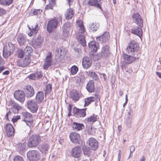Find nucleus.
Segmentation results:
<instances>
[{"instance_id": "obj_1", "label": "nucleus", "mask_w": 161, "mask_h": 161, "mask_svg": "<svg viewBox=\"0 0 161 161\" xmlns=\"http://www.w3.org/2000/svg\"><path fill=\"white\" fill-rule=\"evenodd\" d=\"M109 47L107 45L103 46L102 48L101 52L97 55L92 54V57L94 61H98L102 58H106L110 55V53L109 50Z\"/></svg>"}, {"instance_id": "obj_2", "label": "nucleus", "mask_w": 161, "mask_h": 161, "mask_svg": "<svg viewBox=\"0 0 161 161\" xmlns=\"http://www.w3.org/2000/svg\"><path fill=\"white\" fill-rule=\"evenodd\" d=\"M15 49L14 45L12 43L8 42L5 44L3 49V57L7 58L10 56L14 52Z\"/></svg>"}, {"instance_id": "obj_3", "label": "nucleus", "mask_w": 161, "mask_h": 161, "mask_svg": "<svg viewBox=\"0 0 161 161\" xmlns=\"http://www.w3.org/2000/svg\"><path fill=\"white\" fill-rule=\"evenodd\" d=\"M139 49L140 47L137 43L135 41H132L126 48V53L135 56L138 53Z\"/></svg>"}, {"instance_id": "obj_4", "label": "nucleus", "mask_w": 161, "mask_h": 161, "mask_svg": "<svg viewBox=\"0 0 161 161\" xmlns=\"http://www.w3.org/2000/svg\"><path fill=\"white\" fill-rule=\"evenodd\" d=\"M41 142L40 137L37 135H33L30 137L28 141V146L29 147H36Z\"/></svg>"}, {"instance_id": "obj_5", "label": "nucleus", "mask_w": 161, "mask_h": 161, "mask_svg": "<svg viewBox=\"0 0 161 161\" xmlns=\"http://www.w3.org/2000/svg\"><path fill=\"white\" fill-rule=\"evenodd\" d=\"M27 156L30 161H38L40 159L39 152L37 150H33L28 151L27 153Z\"/></svg>"}, {"instance_id": "obj_6", "label": "nucleus", "mask_w": 161, "mask_h": 161, "mask_svg": "<svg viewBox=\"0 0 161 161\" xmlns=\"http://www.w3.org/2000/svg\"><path fill=\"white\" fill-rule=\"evenodd\" d=\"M23 120L26 123V125L30 128L32 126L33 123V118L32 115L28 112L22 113Z\"/></svg>"}, {"instance_id": "obj_7", "label": "nucleus", "mask_w": 161, "mask_h": 161, "mask_svg": "<svg viewBox=\"0 0 161 161\" xmlns=\"http://www.w3.org/2000/svg\"><path fill=\"white\" fill-rule=\"evenodd\" d=\"M58 23V21L56 18L49 20L47 25V31L49 33L52 32L53 30L57 27Z\"/></svg>"}, {"instance_id": "obj_8", "label": "nucleus", "mask_w": 161, "mask_h": 161, "mask_svg": "<svg viewBox=\"0 0 161 161\" xmlns=\"http://www.w3.org/2000/svg\"><path fill=\"white\" fill-rule=\"evenodd\" d=\"M14 95L15 98L20 102L23 103L25 101V96L23 91L19 90L15 91Z\"/></svg>"}, {"instance_id": "obj_9", "label": "nucleus", "mask_w": 161, "mask_h": 161, "mask_svg": "<svg viewBox=\"0 0 161 161\" xmlns=\"http://www.w3.org/2000/svg\"><path fill=\"white\" fill-rule=\"evenodd\" d=\"M52 53L49 52L46 56L45 59L43 67L45 69H47L52 64L53 60L52 59Z\"/></svg>"}, {"instance_id": "obj_10", "label": "nucleus", "mask_w": 161, "mask_h": 161, "mask_svg": "<svg viewBox=\"0 0 161 161\" xmlns=\"http://www.w3.org/2000/svg\"><path fill=\"white\" fill-rule=\"evenodd\" d=\"M69 137L72 142L75 144H79L80 137L79 134L76 132H72L69 135Z\"/></svg>"}, {"instance_id": "obj_11", "label": "nucleus", "mask_w": 161, "mask_h": 161, "mask_svg": "<svg viewBox=\"0 0 161 161\" xmlns=\"http://www.w3.org/2000/svg\"><path fill=\"white\" fill-rule=\"evenodd\" d=\"M31 59L27 57H25L24 59H20L17 61L16 65L19 67H25L31 62Z\"/></svg>"}, {"instance_id": "obj_12", "label": "nucleus", "mask_w": 161, "mask_h": 161, "mask_svg": "<svg viewBox=\"0 0 161 161\" xmlns=\"http://www.w3.org/2000/svg\"><path fill=\"white\" fill-rule=\"evenodd\" d=\"M86 108L80 109L74 107L73 109L74 115L75 116L78 118L84 117L86 115Z\"/></svg>"}, {"instance_id": "obj_13", "label": "nucleus", "mask_w": 161, "mask_h": 161, "mask_svg": "<svg viewBox=\"0 0 161 161\" xmlns=\"http://www.w3.org/2000/svg\"><path fill=\"white\" fill-rule=\"evenodd\" d=\"M27 106L28 108L33 113H36L38 109V106L37 103L33 100L27 101Z\"/></svg>"}, {"instance_id": "obj_14", "label": "nucleus", "mask_w": 161, "mask_h": 161, "mask_svg": "<svg viewBox=\"0 0 161 161\" xmlns=\"http://www.w3.org/2000/svg\"><path fill=\"white\" fill-rule=\"evenodd\" d=\"M64 49L63 47L58 48L56 49L55 52V58L58 62H60L61 57L65 54Z\"/></svg>"}, {"instance_id": "obj_15", "label": "nucleus", "mask_w": 161, "mask_h": 161, "mask_svg": "<svg viewBox=\"0 0 161 161\" xmlns=\"http://www.w3.org/2000/svg\"><path fill=\"white\" fill-rule=\"evenodd\" d=\"M34 93V90L31 86L29 85L25 86V94L26 97L30 98L32 97Z\"/></svg>"}, {"instance_id": "obj_16", "label": "nucleus", "mask_w": 161, "mask_h": 161, "mask_svg": "<svg viewBox=\"0 0 161 161\" xmlns=\"http://www.w3.org/2000/svg\"><path fill=\"white\" fill-rule=\"evenodd\" d=\"M43 39L40 36H38L37 38L34 39L32 42V46L35 48L40 47L42 44Z\"/></svg>"}, {"instance_id": "obj_17", "label": "nucleus", "mask_w": 161, "mask_h": 161, "mask_svg": "<svg viewBox=\"0 0 161 161\" xmlns=\"http://www.w3.org/2000/svg\"><path fill=\"white\" fill-rule=\"evenodd\" d=\"M109 37V33L108 32H106L101 36L97 37L96 40L98 42L104 43L108 41Z\"/></svg>"}, {"instance_id": "obj_18", "label": "nucleus", "mask_w": 161, "mask_h": 161, "mask_svg": "<svg viewBox=\"0 0 161 161\" xmlns=\"http://www.w3.org/2000/svg\"><path fill=\"white\" fill-rule=\"evenodd\" d=\"M4 129L8 137L13 136L14 134V130L11 124H7L4 126Z\"/></svg>"}, {"instance_id": "obj_19", "label": "nucleus", "mask_w": 161, "mask_h": 161, "mask_svg": "<svg viewBox=\"0 0 161 161\" xmlns=\"http://www.w3.org/2000/svg\"><path fill=\"white\" fill-rule=\"evenodd\" d=\"M81 154V148L79 146L75 147L73 148L71 152V156L75 158H79Z\"/></svg>"}, {"instance_id": "obj_20", "label": "nucleus", "mask_w": 161, "mask_h": 161, "mask_svg": "<svg viewBox=\"0 0 161 161\" xmlns=\"http://www.w3.org/2000/svg\"><path fill=\"white\" fill-rule=\"evenodd\" d=\"M123 57L124 58V62L127 64L131 63L132 62L135 61L136 59V57L135 56L129 55L125 53L123 54Z\"/></svg>"}, {"instance_id": "obj_21", "label": "nucleus", "mask_w": 161, "mask_h": 161, "mask_svg": "<svg viewBox=\"0 0 161 161\" xmlns=\"http://www.w3.org/2000/svg\"><path fill=\"white\" fill-rule=\"evenodd\" d=\"M85 32H79L76 34V38L81 45L84 47L86 46V42L84 33Z\"/></svg>"}, {"instance_id": "obj_22", "label": "nucleus", "mask_w": 161, "mask_h": 161, "mask_svg": "<svg viewBox=\"0 0 161 161\" xmlns=\"http://www.w3.org/2000/svg\"><path fill=\"white\" fill-rule=\"evenodd\" d=\"M30 32L28 33V35L30 36H35L38 32L39 28L38 27V24L36 23L33 26H28Z\"/></svg>"}, {"instance_id": "obj_23", "label": "nucleus", "mask_w": 161, "mask_h": 161, "mask_svg": "<svg viewBox=\"0 0 161 161\" xmlns=\"http://www.w3.org/2000/svg\"><path fill=\"white\" fill-rule=\"evenodd\" d=\"M133 20L134 21L139 27L143 26V21L140 15L138 13L135 14L132 17Z\"/></svg>"}, {"instance_id": "obj_24", "label": "nucleus", "mask_w": 161, "mask_h": 161, "mask_svg": "<svg viewBox=\"0 0 161 161\" xmlns=\"http://www.w3.org/2000/svg\"><path fill=\"white\" fill-rule=\"evenodd\" d=\"M86 146H85L82 148V149L83 151L84 154L87 157H89L90 153L91 151H90V146H91V138L89 139L86 142Z\"/></svg>"}, {"instance_id": "obj_25", "label": "nucleus", "mask_w": 161, "mask_h": 161, "mask_svg": "<svg viewBox=\"0 0 161 161\" xmlns=\"http://www.w3.org/2000/svg\"><path fill=\"white\" fill-rule=\"evenodd\" d=\"M72 24L71 23L67 22L64 24L63 27V34L65 37L68 36L69 33V31L70 30V27L71 26Z\"/></svg>"}, {"instance_id": "obj_26", "label": "nucleus", "mask_w": 161, "mask_h": 161, "mask_svg": "<svg viewBox=\"0 0 161 161\" xmlns=\"http://www.w3.org/2000/svg\"><path fill=\"white\" fill-rule=\"evenodd\" d=\"M50 146L48 143H43L40 146L39 150L41 152L44 154L48 153Z\"/></svg>"}, {"instance_id": "obj_27", "label": "nucleus", "mask_w": 161, "mask_h": 161, "mask_svg": "<svg viewBox=\"0 0 161 161\" xmlns=\"http://www.w3.org/2000/svg\"><path fill=\"white\" fill-rule=\"evenodd\" d=\"M82 65L85 69L89 68L91 66V58L88 57H84L82 60Z\"/></svg>"}, {"instance_id": "obj_28", "label": "nucleus", "mask_w": 161, "mask_h": 161, "mask_svg": "<svg viewBox=\"0 0 161 161\" xmlns=\"http://www.w3.org/2000/svg\"><path fill=\"white\" fill-rule=\"evenodd\" d=\"M12 107L10 109L11 111H12L14 114H17L19 110L21 109L22 107L17 103L15 102L12 103Z\"/></svg>"}, {"instance_id": "obj_29", "label": "nucleus", "mask_w": 161, "mask_h": 161, "mask_svg": "<svg viewBox=\"0 0 161 161\" xmlns=\"http://www.w3.org/2000/svg\"><path fill=\"white\" fill-rule=\"evenodd\" d=\"M17 41L19 45L21 46L24 45L26 42V38L25 36L20 34L17 36Z\"/></svg>"}, {"instance_id": "obj_30", "label": "nucleus", "mask_w": 161, "mask_h": 161, "mask_svg": "<svg viewBox=\"0 0 161 161\" xmlns=\"http://www.w3.org/2000/svg\"><path fill=\"white\" fill-rule=\"evenodd\" d=\"M70 98L75 102L78 101L80 97V94L78 92L75 90H73L70 92Z\"/></svg>"}, {"instance_id": "obj_31", "label": "nucleus", "mask_w": 161, "mask_h": 161, "mask_svg": "<svg viewBox=\"0 0 161 161\" xmlns=\"http://www.w3.org/2000/svg\"><path fill=\"white\" fill-rule=\"evenodd\" d=\"M141 27L138 26L133 27L131 29L132 33L140 37L142 34V31Z\"/></svg>"}, {"instance_id": "obj_32", "label": "nucleus", "mask_w": 161, "mask_h": 161, "mask_svg": "<svg viewBox=\"0 0 161 161\" xmlns=\"http://www.w3.org/2000/svg\"><path fill=\"white\" fill-rule=\"evenodd\" d=\"M77 27L78 28V31L81 32H85V29L83 24V21L81 20H78L76 21Z\"/></svg>"}, {"instance_id": "obj_33", "label": "nucleus", "mask_w": 161, "mask_h": 161, "mask_svg": "<svg viewBox=\"0 0 161 161\" xmlns=\"http://www.w3.org/2000/svg\"><path fill=\"white\" fill-rule=\"evenodd\" d=\"M99 44L98 42H96L95 41H91V52H96L99 48Z\"/></svg>"}, {"instance_id": "obj_34", "label": "nucleus", "mask_w": 161, "mask_h": 161, "mask_svg": "<svg viewBox=\"0 0 161 161\" xmlns=\"http://www.w3.org/2000/svg\"><path fill=\"white\" fill-rule=\"evenodd\" d=\"M98 147V142L95 139L91 137V150H96L97 149Z\"/></svg>"}, {"instance_id": "obj_35", "label": "nucleus", "mask_w": 161, "mask_h": 161, "mask_svg": "<svg viewBox=\"0 0 161 161\" xmlns=\"http://www.w3.org/2000/svg\"><path fill=\"white\" fill-rule=\"evenodd\" d=\"M43 93L41 91L38 92L36 96V99L37 102L41 103L44 99Z\"/></svg>"}, {"instance_id": "obj_36", "label": "nucleus", "mask_w": 161, "mask_h": 161, "mask_svg": "<svg viewBox=\"0 0 161 161\" xmlns=\"http://www.w3.org/2000/svg\"><path fill=\"white\" fill-rule=\"evenodd\" d=\"M84 125L82 124L74 122L73 124L72 127L74 130L75 131H79L82 129Z\"/></svg>"}, {"instance_id": "obj_37", "label": "nucleus", "mask_w": 161, "mask_h": 161, "mask_svg": "<svg viewBox=\"0 0 161 161\" xmlns=\"http://www.w3.org/2000/svg\"><path fill=\"white\" fill-rule=\"evenodd\" d=\"M74 14L72 9L70 8L68 9L65 14L66 18L67 19H71L73 16Z\"/></svg>"}, {"instance_id": "obj_38", "label": "nucleus", "mask_w": 161, "mask_h": 161, "mask_svg": "<svg viewBox=\"0 0 161 161\" xmlns=\"http://www.w3.org/2000/svg\"><path fill=\"white\" fill-rule=\"evenodd\" d=\"M32 52V49L31 47H26L24 51L25 57H27L28 58H30V54Z\"/></svg>"}, {"instance_id": "obj_39", "label": "nucleus", "mask_w": 161, "mask_h": 161, "mask_svg": "<svg viewBox=\"0 0 161 161\" xmlns=\"http://www.w3.org/2000/svg\"><path fill=\"white\" fill-rule=\"evenodd\" d=\"M13 0H0V4L4 6H8L12 4Z\"/></svg>"}, {"instance_id": "obj_40", "label": "nucleus", "mask_w": 161, "mask_h": 161, "mask_svg": "<svg viewBox=\"0 0 161 161\" xmlns=\"http://www.w3.org/2000/svg\"><path fill=\"white\" fill-rule=\"evenodd\" d=\"M132 117H128L126 119L125 124L127 128L130 127L132 121Z\"/></svg>"}, {"instance_id": "obj_41", "label": "nucleus", "mask_w": 161, "mask_h": 161, "mask_svg": "<svg viewBox=\"0 0 161 161\" xmlns=\"http://www.w3.org/2000/svg\"><path fill=\"white\" fill-rule=\"evenodd\" d=\"M92 96H91V102L94 101L95 100L96 102H97L99 100V95L97 93L92 94Z\"/></svg>"}, {"instance_id": "obj_42", "label": "nucleus", "mask_w": 161, "mask_h": 161, "mask_svg": "<svg viewBox=\"0 0 161 161\" xmlns=\"http://www.w3.org/2000/svg\"><path fill=\"white\" fill-rule=\"evenodd\" d=\"M78 70V68L75 65H73L70 69V72L72 75H75L76 74Z\"/></svg>"}, {"instance_id": "obj_43", "label": "nucleus", "mask_w": 161, "mask_h": 161, "mask_svg": "<svg viewBox=\"0 0 161 161\" xmlns=\"http://www.w3.org/2000/svg\"><path fill=\"white\" fill-rule=\"evenodd\" d=\"M99 26L98 24H97L96 23H93L92 24H91V30L94 32L97 31Z\"/></svg>"}, {"instance_id": "obj_44", "label": "nucleus", "mask_w": 161, "mask_h": 161, "mask_svg": "<svg viewBox=\"0 0 161 161\" xmlns=\"http://www.w3.org/2000/svg\"><path fill=\"white\" fill-rule=\"evenodd\" d=\"M16 54L18 57L22 58L25 56L24 50L22 49L18 50Z\"/></svg>"}, {"instance_id": "obj_45", "label": "nucleus", "mask_w": 161, "mask_h": 161, "mask_svg": "<svg viewBox=\"0 0 161 161\" xmlns=\"http://www.w3.org/2000/svg\"><path fill=\"white\" fill-rule=\"evenodd\" d=\"M52 89V85L49 84L47 85L46 86L45 90V94H48L50 93Z\"/></svg>"}, {"instance_id": "obj_46", "label": "nucleus", "mask_w": 161, "mask_h": 161, "mask_svg": "<svg viewBox=\"0 0 161 161\" xmlns=\"http://www.w3.org/2000/svg\"><path fill=\"white\" fill-rule=\"evenodd\" d=\"M34 74L36 79L41 78L42 77V73L40 71H38L34 73Z\"/></svg>"}, {"instance_id": "obj_47", "label": "nucleus", "mask_w": 161, "mask_h": 161, "mask_svg": "<svg viewBox=\"0 0 161 161\" xmlns=\"http://www.w3.org/2000/svg\"><path fill=\"white\" fill-rule=\"evenodd\" d=\"M135 148L134 146H131L130 147V153L128 159L130 157H132L133 155V152L135 151Z\"/></svg>"}, {"instance_id": "obj_48", "label": "nucleus", "mask_w": 161, "mask_h": 161, "mask_svg": "<svg viewBox=\"0 0 161 161\" xmlns=\"http://www.w3.org/2000/svg\"><path fill=\"white\" fill-rule=\"evenodd\" d=\"M14 161H25L23 158L20 156H17L14 157Z\"/></svg>"}, {"instance_id": "obj_49", "label": "nucleus", "mask_w": 161, "mask_h": 161, "mask_svg": "<svg viewBox=\"0 0 161 161\" xmlns=\"http://www.w3.org/2000/svg\"><path fill=\"white\" fill-rule=\"evenodd\" d=\"M84 106H88L91 103V97L85 99Z\"/></svg>"}, {"instance_id": "obj_50", "label": "nucleus", "mask_w": 161, "mask_h": 161, "mask_svg": "<svg viewBox=\"0 0 161 161\" xmlns=\"http://www.w3.org/2000/svg\"><path fill=\"white\" fill-rule=\"evenodd\" d=\"M98 118V117L97 115L93 114L92 116H91V121H92L93 123L94 122L97 120Z\"/></svg>"}, {"instance_id": "obj_51", "label": "nucleus", "mask_w": 161, "mask_h": 161, "mask_svg": "<svg viewBox=\"0 0 161 161\" xmlns=\"http://www.w3.org/2000/svg\"><path fill=\"white\" fill-rule=\"evenodd\" d=\"M91 77H92L93 80H97L98 78L97 75L95 73L92 72H91Z\"/></svg>"}, {"instance_id": "obj_52", "label": "nucleus", "mask_w": 161, "mask_h": 161, "mask_svg": "<svg viewBox=\"0 0 161 161\" xmlns=\"http://www.w3.org/2000/svg\"><path fill=\"white\" fill-rule=\"evenodd\" d=\"M6 13L7 12L3 8H0V16L5 15Z\"/></svg>"}, {"instance_id": "obj_53", "label": "nucleus", "mask_w": 161, "mask_h": 161, "mask_svg": "<svg viewBox=\"0 0 161 161\" xmlns=\"http://www.w3.org/2000/svg\"><path fill=\"white\" fill-rule=\"evenodd\" d=\"M42 12V10L40 9H34L33 11V14L34 15H36L40 14Z\"/></svg>"}, {"instance_id": "obj_54", "label": "nucleus", "mask_w": 161, "mask_h": 161, "mask_svg": "<svg viewBox=\"0 0 161 161\" xmlns=\"http://www.w3.org/2000/svg\"><path fill=\"white\" fill-rule=\"evenodd\" d=\"M55 5H53V4L52 3H49L48 5H47L46 7L45 8V9H52L53 7Z\"/></svg>"}, {"instance_id": "obj_55", "label": "nucleus", "mask_w": 161, "mask_h": 161, "mask_svg": "<svg viewBox=\"0 0 161 161\" xmlns=\"http://www.w3.org/2000/svg\"><path fill=\"white\" fill-rule=\"evenodd\" d=\"M91 81H89L87 83L86 85V89L87 90L90 92H91Z\"/></svg>"}, {"instance_id": "obj_56", "label": "nucleus", "mask_w": 161, "mask_h": 161, "mask_svg": "<svg viewBox=\"0 0 161 161\" xmlns=\"http://www.w3.org/2000/svg\"><path fill=\"white\" fill-rule=\"evenodd\" d=\"M28 77L30 78V79L33 80H35L36 79V76L35 75L34 73L30 75Z\"/></svg>"}, {"instance_id": "obj_57", "label": "nucleus", "mask_w": 161, "mask_h": 161, "mask_svg": "<svg viewBox=\"0 0 161 161\" xmlns=\"http://www.w3.org/2000/svg\"><path fill=\"white\" fill-rule=\"evenodd\" d=\"M91 93L94 92V81L91 80Z\"/></svg>"}, {"instance_id": "obj_58", "label": "nucleus", "mask_w": 161, "mask_h": 161, "mask_svg": "<svg viewBox=\"0 0 161 161\" xmlns=\"http://www.w3.org/2000/svg\"><path fill=\"white\" fill-rule=\"evenodd\" d=\"M20 119V116H17L14 117L12 119V120L14 122H16L18 120Z\"/></svg>"}, {"instance_id": "obj_59", "label": "nucleus", "mask_w": 161, "mask_h": 161, "mask_svg": "<svg viewBox=\"0 0 161 161\" xmlns=\"http://www.w3.org/2000/svg\"><path fill=\"white\" fill-rule=\"evenodd\" d=\"M72 106L70 104H69L68 106V110L69 112V114H68L69 116V114H70V113H71V109H72Z\"/></svg>"}, {"instance_id": "obj_60", "label": "nucleus", "mask_w": 161, "mask_h": 161, "mask_svg": "<svg viewBox=\"0 0 161 161\" xmlns=\"http://www.w3.org/2000/svg\"><path fill=\"white\" fill-rule=\"evenodd\" d=\"M4 64V61L2 57L0 56V65H3Z\"/></svg>"}, {"instance_id": "obj_61", "label": "nucleus", "mask_w": 161, "mask_h": 161, "mask_svg": "<svg viewBox=\"0 0 161 161\" xmlns=\"http://www.w3.org/2000/svg\"><path fill=\"white\" fill-rule=\"evenodd\" d=\"M49 3L52 4H53V5H55L56 4V0H49Z\"/></svg>"}, {"instance_id": "obj_62", "label": "nucleus", "mask_w": 161, "mask_h": 161, "mask_svg": "<svg viewBox=\"0 0 161 161\" xmlns=\"http://www.w3.org/2000/svg\"><path fill=\"white\" fill-rule=\"evenodd\" d=\"M9 70H6L3 73L2 75H7L9 74Z\"/></svg>"}, {"instance_id": "obj_63", "label": "nucleus", "mask_w": 161, "mask_h": 161, "mask_svg": "<svg viewBox=\"0 0 161 161\" xmlns=\"http://www.w3.org/2000/svg\"><path fill=\"white\" fill-rule=\"evenodd\" d=\"M119 153L118 156V161H120V159L121 158V153H120L121 150H119Z\"/></svg>"}, {"instance_id": "obj_64", "label": "nucleus", "mask_w": 161, "mask_h": 161, "mask_svg": "<svg viewBox=\"0 0 161 161\" xmlns=\"http://www.w3.org/2000/svg\"><path fill=\"white\" fill-rule=\"evenodd\" d=\"M5 69V67L3 66H0V73H1Z\"/></svg>"}]
</instances>
